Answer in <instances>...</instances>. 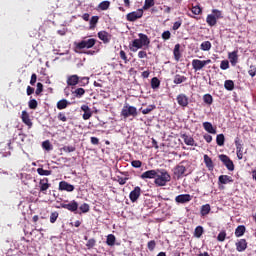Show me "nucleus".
<instances>
[{
  "instance_id": "58",
  "label": "nucleus",
  "mask_w": 256,
  "mask_h": 256,
  "mask_svg": "<svg viewBox=\"0 0 256 256\" xmlns=\"http://www.w3.org/2000/svg\"><path fill=\"white\" fill-rule=\"evenodd\" d=\"M41 93H43V84L41 82H38L35 94L41 95Z\"/></svg>"
},
{
  "instance_id": "36",
  "label": "nucleus",
  "mask_w": 256,
  "mask_h": 256,
  "mask_svg": "<svg viewBox=\"0 0 256 256\" xmlns=\"http://www.w3.org/2000/svg\"><path fill=\"white\" fill-rule=\"evenodd\" d=\"M109 7H111V2L110 1H102L99 5L98 8L101 11H107V9H109Z\"/></svg>"
},
{
  "instance_id": "53",
  "label": "nucleus",
  "mask_w": 256,
  "mask_h": 256,
  "mask_svg": "<svg viewBox=\"0 0 256 256\" xmlns=\"http://www.w3.org/2000/svg\"><path fill=\"white\" fill-rule=\"evenodd\" d=\"M147 247L149 251H155V247H157V242L155 240H151L147 243Z\"/></svg>"
},
{
  "instance_id": "17",
  "label": "nucleus",
  "mask_w": 256,
  "mask_h": 256,
  "mask_svg": "<svg viewBox=\"0 0 256 256\" xmlns=\"http://www.w3.org/2000/svg\"><path fill=\"white\" fill-rule=\"evenodd\" d=\"M81 111H84L83 119L84 121H88V119H91L93 117V111H91V108L87 104H83L81 106Z\"/></svg>"
},
{
  "instance_id": "48",
  "label": "nucleus",
  "mask_w": 256,
  "mask_h": 256,
  "mask_svg": "<svg viewBox=\"0 0 256 256\" xmlns=\"http://www.w3.org/2000/svg\"><path fill=\"white\" fill-rule=\"evenodd\" d=\"M226 238H227V232L223 230L218 234L217 241H220V243H223V241H225Z\"/></svg>"
},
{
  "instance_id": "8",
  "label": "nucleus",
  "mask_w": 256,
  "mask_h": 256,
  "mask_svg": "<svg viewBox=\"0 0 256 256\" xmlns=\"http://www.w3.org/2000/svg\"><path fill=\"white\" fill-rule=\"evenodd\" d=\"M40 193L43 195H47V190L51 187V183H49V178H42L38 184Z\"/></svg>"
},
{
  "instance_id": "59",
  "label": "nucleus",
  "mask_w": 256,
  "mask_h": 256,
  "mask_svg": "<svg viewBox=\"0 0 256 256\" xmlns=\"http://www.w3.org/2000/svg\"><path fill=\"white\" fill-rule=\"evenodd\" d=\"M75 146H64L62 148V150L65 152V153H73L75 151Z\"/></svg>"
},
{
  "instance_id": "25",
  "label": "nucleus",
  "mask_w": 256,
  "mask_h": 256,
  "mask_svg": "<svg viewBox=\"0 0 256 256\" xmlns=\"http://www.w3.org/2000/svg\"><path fill=\"white\" fill-rule=\"evenodd\" d=\"M209 213H211V205L209 204L202 205L200 208L201 217H207Z\"/></svg>"
},
{
  "instance_id": "60",
  "label": "nucleus",
  "mask_w": 256,
  "mask_h": 256,
  "mask_svg": "<svg viewBox=\"0 0 256 256\" xmlns=\"http://www.w3.org/2000/svg\"><path fill=\"white\" fill-rule=\"evenodd\" d=\"M58 120L62 121L63 123L67 122V116L65 115V112L58 113Z\"/></svg>"
},
{
  "instance_id": "15",
  "label": "nucleus",
  "mask_w": 256,
  "mask_h": 256,
  "mask_svg": "<svg viewBox=\"0 0 256 256\" xmlns=\"http://www.w3.org/2000/svg\"><path fill=\"white\" fill-rule=\"evenodd\" d=\"M21 119H22V122L24 123V125H27V127L29 129H31V127H33V122L31 121L28 111H25V110L22 111Z\"/></svg>"
},
{
  "instance_id": "6",
  "label": "nucleus",
  "mask_w": 256,
  "mask_h": 256,
  "mask_svg": "<svg viewBox=\"0 0 256 256\" xmlns=\"http://www.w3.org/2000/svg\"><path fill=\"white\" fill-rule=\"evenodd\" d=\"M219 159L221 162H223V165L228 169V171H235V164H233V161L229 156L225 154L219 155Z\"/></svg>"
},
{
  "instance_id": "2",
  "label": "nucleus",
  "mask_w": 256,
  "mask_h": 256,
  "mask_svg": "<svg viewBox=\"0 0 256 256\" xmlns=\"http://www.w3.org/2000/svg\"><path fill=\"white\" fill-rule=\"evenodd\" d=\"M137 39H134L130 44H129V49L133 53H137L139 49H143V47H149L151 44V40L149 39V36L147 34L139 33Z\"/></svg>"
},
{
  "instance_id": "1",
  "label": "nucleus",
  "mask_w": 256,
  "mask_h": 256,
  "mask_svg": "<svg viewBox=\"0 0 256 256\" xmlns=\"http://www.w3.org/2000/svg\"><path fill=\"white\" fill-rule=\"evenodd\" d=\"M141 179H155L156 187H165L171 181V175L167 170H148L141 174Z\"/></svg>"
},
{
  "instance_id": "27",
  "label": "nucleus",
  "mask_w": 256,
  "mask_h": 256,
  "mask_svg": "<svg viewBox=\"0 0 256 256\" xmlns=\"http://www.w3.org/2000/svg\"><path fill=\"white\" fill-rule=\"evenodd\" d=\"M206 23L210 26V27H215L217 25V17H215V15L213 14H209L206 17Z\"/></svg>"
},
{
  "instance_id": "54",
  "label": "nucleus",
  "mask_w": 256,
  "mask_h": 256,
  "mask_svg": "<svg viewBox=\"0 0 256 256\" xmlns=\"http://www.w3.org/2000/svg\"><path fill=\"white\" fill-rule=\"evenodd\" d=\"M39 104L37 103V100L35 99H31L29 102H28V107L29 109H37V106Z\"/></svg>"
},
{
  "instance_id": "16",
  "label": "nucleus",
  "mask_w": 256,
  "mask_h": 256,
  "mask_svg": "<svg viewBox=\"0 0 256 256\" xmlns=\"http://www.w3.org/2000/svg\"><path fill=\"white\" fill-rule=\"evenodd\" d=\"M238 53H239V51H237V50L228 53V59H229L232 67H235V65H237V63H239Z\"/></svg>"
},
{
  "instance_id": "49",
  "label": "nucleus",
  "mask_w": 256,
  "mask_h": 256,
  "mask_svg": "<svg viewBox=\"0 0 256 256\" xmlns=\"http://www.w3.org/2000/svg\"><path fill=\"white\" fill-rule=\"evenodd\" d=\"M42 148L45 149V151H51V149H53L49 140H46L42 143Z\"/></svg>"
},
{
  "instance_id": "63",
  "label": "nucleus",
  "mask_w": 256,
  "mask_h": 256,
  "mask_svg": "<svg viewBox=\"0 0 256 256\" xmlns=\"http://www.w3.org/2000/svg\"><path fill=\"white\" fill-rule=\"evenodd\" d=\"M181 25H183V22L181 20L174 22L172 29L173 31H177V29H179V27H181Z\"/></svg>"
},
{
  "instance_id": "50",
  "label": "nucleus",
  "mask_w": 256,
  "mask_h": 256,
  "mask_svg": "<svg viewBox=\"0 0 256 256\" xmlns=\"http://www.w3.org/2000/svg\"><path fill=\"white\" fill-rule=\"evenodd\" d=\"M59 219V212L55 211L50 214V223H55Z\"/></svg>"
},
{
  "instance_id": "64",
  "label": "nucleus",
  "mask_w": 256,
  "mask_h": 256,
  "mask_svg": "<svg viewBox=\"0 0 256 256\" xmlns=\"http://www.w3.org/2000/svg\"><path fill=\"white\" fill-rule=\"evenodd\" d=\"M37 83V74H32L30 79V85H35Z\"/></svg>"
},
{
  "instance_id": "51",
  "label": "nucleus",
  "mask_w": 256,
  "mask_h": 256,
  "mask_svg": "<svg viewBox=\"0 0 256 256\" xmlns=\"http://www.w3.org/2000/svg\"><path fill=\"white\" fill-rule=\"evenodd\" d=\"M97 243V241L95 240V238H91L87 241L86 243V247L88 249H93L95 247V244Z\"/></svg>"
},
{
  "instance_id": "4",
  "label": "nucleus",
  "mask_w": 256,
  "mask_h": 256,
  "mask_svg": "<svg viewBox=\"0 0 256 256\" xmlns=\"http://www.w3.org/2000/svg\"><path fill=\"white\" fill-rule=\"evenodd\" d=\"M187 168L183 165V162L179 163L173 168V178L177 179H183V177H187Z\"/></svg>"
},
{
  "instance_id": "3",
  "label": "nucleus",
  "mask_w": 256,
  "mask_h": 256,
  "mask_svg": "<svg viewBox=\"0 0 256 256\" xmlns=\"http://www.w3.org/2000/svg\"><path fill=\"white\" fill-rule=\"evenodd\" d=\"M137 115V108L135 106H131L128 103L124 104L121 110V117L128 119V117H137Z\"/></svg>"
},
{
  "instance_id": "21",
  "label": "nucleus",
  "mask_w": 256,
  "mask_h": 256,
  "mask_svg": "<svg viewBox=\"0 0 256 256\" xmlns=\"http://www.w3.org/2000/svg\"><path fill=\"white\" fill-rule=\"evenodd\" d=\"M203 128L207 133H210L211 135H216L217 134V129L213 127V124L211 122H203Z\"/></svg>"
},
{
  "instance_id": "23",
  "label": "nucleus",
  "mask_w": 256,
  "mask_h": 256,
  "mask_svg": "<svg viewBox=\"0 0 256 256\" xmlns=\"http://www.w3.org/2000/svg\"><path fill=\"white\" fill-rule=\"evenodd\" d=\"M204 163L209 171H213V169H215V164H213V160L207 154L204 155Z\"/></svg>"
},
{
  "instance_id": "7",
  "label": "nucleus",
  "mask_w": 256,
  "mask_h": 256,
  "mask_svg": "<svg viewBox=\"0 0 256 256\" xmlns=\"http://www.w3.org/2000/svg\"><path fill=\"white\" fill-rule=\"evenodd\" d=\"M95 43H97V40L90 38L88 40H82L76 47L77 49H91V47H95Z\"/></svg>"
},
{
  "instance_id": "57",
  "label": "nucleus",
  "mask_w": 256,
  "mask_h": 256,
  "mask_svg": "<svg viewBox=\"0 0 256 256\" xmlns=\"http://www.w3.org/2000/svg\"><path fill=\"white\" fill-rule=\"evenodd\" d=\"M248 74L250 75V77H255V75H256V66L255 65H250Z\"/></svg>"
},
{
  "instance_id": "10",
  "label": "nucleus",
  "mask_w": 256,
  "mask_h": 256,
  "mask_svg": "<svg viewBox=\"0 0 256 256\" xmlns=\"http://www.w3.org/2000/svg\"><path fill=\"white\" fill-rule=\"evenodd\" d=\"M141 197V187L136 186L129 194V199L132 203H136V201Z\"/></svg>"
},
{
  "instance_id": "43",
  "label": "nucleus",
  "mask_w": 256,
  "mask_h": 256,
  "mask_svg": "<svg viewBox=\"0 0 256 256\" xmlns=\"http://www.w3.org/2000/svg\"><path fill=\"white\" fill-rule=\"evenodd\" d=\"M78 85H80V87H86V85H89V77H79Z\"/></svg>"
},
{
  "instance_id": "32",
  "label": "nucleus",
  "mask_w": 256,
  "mask_h": 256,
  "mask_svg": "<svg viewBox=\"0 0 256 256\" xmlns=\"http://www.w3.org/2000/svg\"><path fill=\"white\" fill-rule=\"evenodd\" d=\"M151 7H155V0H145L142 11H148Z\"/></svg>"
},
{
  "instance_id": "30",
  "label": "nucleus",
  "mask_w": 256,
  "mask_h": 256,
  "mask_svg": "<svg viewBox=\"0 0 256 256\" xmlns=\"http://www.w3.org/2000/svg\"><path fill=\"white\" fill-rule=\"evenodd\" d=\"M99 23V16H92L89 22V29L93 30L97 27V24Z\"/></svg>"
},
{
  "instance_id": "34",
  "label": "nucleus",
  "mask_w": 256,
  "mask_h": 256,
  "mask_svg": "<svg viewBox=\"0 0 256 256\" xmlns=\"http://www.w3.org/2000/svg\"><path fill=\"white\" fill-rule=\"evenodd\" d=\"M115 241H117V239L115 238V235L113 234H109L107 236V239H106V244L109 246V247H113L115 245Z\"/></svg>"
},
{
  "instance_id": "52",
  "label": "nucleus",
  "mask_w": 256,
  "mask_h": 256,
  "mask_svg": "<svg viewBox=\"0 0 256 256\" xmlns=\"http://www.w3.org/2000/svg\"><path fill=\"white\" fill-rule=\"evenodd\" d=\"M220 69H222V71H227V69H229V61L222 60L220 63Z\"/></svg>"
},
{
  "instance_id": "14",
  "label": "nucleus",
  "mask_w": 256,
  "mask_h": 256,
  "mask_svg": "<svg viewBox=\"0 0 256 256\" xmlns=\"http://www.w3.org/2000/svg\"><path fill=\"white\" fill-rule=\"evenodd\" d=\"M59 191H67L68 193H71L75 191V186L69 184L67 181H61L59 183Z\"/></svg>"
},
{
  "instance_id": "47",
  "label": "nucleus",
  "mask_w": 256,
  "mask_h": 256,
  "mask_svg": "<svg viewBox=\"0 0 256 256\" xmlns=\"http://www.w3.org/2000/svg\"><path fill=\"white\" fill-rule=\"evenodd\" d=\"M74 95H75V97H77L78 99L81 98L82 96L85 95V89H83V88H77V89L74 91Z\"/></svg>"
},
{
  "instance_id": "38",
  "label": "nucleus",
  "mask_w": 256,
  "mask_h": 256,
  "mask_svg": "<svg viewBox=\"0 0 256 256\" xmlns=\"http://www.w3.org/2000/svg\"><path fill=\"white\" fill-rule=\"evenodd\" d=\"M211 42L210 41H204L200 45L201 51H211Z\"/></svg>"
},
{
  "instance_id": "28",
  "label": "nucleus",
  "mask_w": 256,
  "mask_h": 256,
  "mask_svg": "<svg viewBox=\"0 0 256 256\" xmlns=\"http://www.w3.org/2000/svg\"><path fill=\"white\" fill-rule=\"evenodd\" d=\"M185 81H187V77L186 76H183V75H180V74H176L174 76L173 83L175 85H181V83H185Z\"/></svg>"
},
{
  "instance_id": "9",
  "label": "nucleus",
  "mask_w": 256,
  "mask_h": 256,
  "mask_svg": "<svg viewBox=\"0 0 256 256\" xmlns=\"http://www.w3.org/2000/svg\"><path fill=\"white\" fill-rule=\"evenodd\" d=\"M143 17V9H138L137 11L130 12L126 15L127 21L135 22L137 19Z\"/></svg>"
},
{
  "instance_id": "61",
  "label": "nucleus",
  "mask_w": 256,
  "mask_h": 256,
  "mask_svg": "<svg viewBox=\"0 0 256 256\" xmlns=\"http://www.w3.org/2000/svg\"><path fill=\"white\" fill-rule=\"evenodd\" d=\"M117 179H118L117 181H118L119 185H125V183H127V181H129L128 177L123 178L121 176H118Z\"/></svg>"
},
{
  "instance_id": "29",
  "label": "nucleus",
  "mask_w": 256,
  "mask_h": 256,
  "mask_svg": "<svg viewBox=\"0 0 256 256\" xmlns=\"http://www.w3.org/2000/svg\"><path fill=\"white\" fill-rule=\"evenodd\" d=\"M245 231H247V229L245 228V225H239L235 229V237H243L245 235Z\"/></svg>"
},
{
  "instance_id": "26",
  "label": "nucleus",
  "mask_w": 256,
  "mask_h": 256,
  "mask_svg": "<svg viewBox=\"0 0 256 256\" xmlns=\"http://www.w3.org/2000/svg\"><path fill=\"white\" fill-rule=\"evenodd\" d=\"M70 103L67 101V99H62L57 102L56 107L59 109V111H63V109H67L69 107Z\"/></svg>"
},
{
  "instance_id": "18",
  "label": "nucleus",
  "mask_w": 256,
  "mask_h": 256,
  "mask_svg": "<svg viewBox=\"0 0 256 256\" xmlns=\"http://www.w3.org/2000/svg\"><path fill=\"white\" fill-rule=\"evenodd\" d=\"M66 83L68 87H75V85H79V76L77 74L68 76Z\"/></svg>"
},
{
  "instance_id": "13",
  "label": "nucleus",
  "mask_w": 256,
  "mask_h": 256,
  "mask_svg": "<svg viewBox=\"0 0 256 256\" xmlns=\"http://www.w3.org/2000/svg\"><path fill=\"white\" fill-rule=\"evenodd\" d=\"M235 247L238 253H243V251H246L248 247L247 240L246 239L237 240V242L235 243Z\"/></svg>"
},
{
  "instance_id": "19",
  "label": "nucleus",
  "mask_w": 256,
  "mask_h": 256,
  "mask_svg": "<svg viewBox=\"0 0 256 256\" xmlns=\"http://www.w3.org/2000/svg\"><path fill=\"white\" fill-rule=\"evenodd\" d=\"M111 34H109V32L107 31H100L98 32V38L100 39V41H103V43L107 44L111 42Z\"/></svg>"
},
{
  "instance_id": "22",
  "label": "nucleus",
  "mask_w": 256,
  "mask_h": 256,
  "mask_svg": "<svg viewBox=\"0 0 256 256\" xmlns=\"http://www.w3.org/2000/svg\"><path fill=\"white\" fill-rule=\"evenodd\" d=\"M218 183L219 185H227V183H233V178L229 175H220Z\"/></svg>"
},
{
  "instance_id": "40",
  "label": "nucleus",
  "mask_w": 256,
  "mask_h": 256,
  "mask_svg": "<svg viewBox=\"0 0 256 256\" xmlns=\"http://www.w3.org/2000/svg\"><path fill=\"white\" fill-rule=\"evenodd\" d=\"M37 173L38 175L44 176V177H49L53 173L51 170H45L43 168H37Z\"/></svg>"
},
{
  "instance_id": "11",
  "label": "nucleus",
  "mask_w": 256,
  "mask_h": 256,
  "mask_svg": "<svg viewBox=\"0 0 256 256\" xmlns=\"http://www.w3.org/2000/svg\"><path fill=\"white\" fill-rule=\"evenodd\" d=\"M193 199V196L190 194H180L175 197V201L181 205H184L185 203H189Z\"/></svg>"
},
{
  "instance_id": "20",
  "label": "nucleus",
  "mask_w": 256,
  "mask_h": 256,
  "mask_svg": "<svg viewBox=\"0 0 256 256\" xmlns=\"http://www.w3.org/2000/svg\"><path fill=\"white\" fill-rule=\"evenodd\" d=\"M205 67V64L203 62V60H199V59H194L192 60V68L194 69V71H201L203 70Z\"/></svg>"
},
{
  "instance_id": "31",
  "label": "nucleus",
  "mask_w": 256,
  "mask_h": 256,
  "mask_svg": "<svg viewBox=\"0 0 256 256\" xmlns=\"http://www.w3.org/2000/svg\"><path fill=\"white\" fill-rule=\"evenodd\" d=\"M180 49H181V45L180 44H176L175 47H174V51H173V55H174L175 61H179V59H181Z\"/></svg>"
},
{
  "instance_id": "41",
  "label": "nucleus",
  "mask_w": 256,
  "mask_h": 256,
  "mask_svg": "<svg viewBox=\"0 0 256 256\" xmlns=\"http://www.w3.org/2000/svg\"><path fill=\"white\" fill-rule=\"evenodd\" d=\"M160 85H161V81L159 80V78L154 77L151 79L152 89H159Z\"/></svg>"
},
{
  "instance_id": "46",
  "label": "nucleus",
  "mask_w": 256,
  "mask_h": 256,
  "mask_svg": "<svg viewBox=\"0 0 256 256\" xmlns=\"http://www.w3.org/2000/svg\"><path fill=\"white\" fill-rule=\"evenodd\" d=\"M156 106L155 105H148L147 108L142 110V114L143 115H149V113H151V111H155Z\"/></svg>"
},
{
  "instance_id": "56",
  "label": "nucleus",
  "mask_w": 256,
  "mask_h": 256,
  "mask_svg": "<svg viewBox=\"0 0 256 256\" xmlns=\"http://www.w3.org/2000/svg\"><path fill=\"white\" fill-rule=\"evenodd\" d=\"M162 39H163L164 41H169V39H171V32H170L169 30L164 31V32L162 33Z\"/></svg>"
},
{
  "instance_id": "35",
  "label": "nucleus",
  "mask_w": 256,
  "mask_h": 256,
  "mask_svg": "<svg viewBox=\"0 0 256 256\" xmlns=\"http://www.w3.org/2000/svg\"><path fill=\"white\" fill-rule=\"evenodd\" d=\"M203 233V226H197L194 230V237H196L197 239H201Z\"/></svg>"
},
{
  "instance_id": "5",
  "label": "nucleus",
  "mask_w": 256,
  "mask_h": 256,
  "mask_svg": "<svg viewBox=\"0 0 256 256\" xmlns=\"http://www.w3.org/2000/svg\"><path fill=\"white\" fill-rule=\"evenodd\" d=\"M61 207L62 209H67V211H70L71 213H79L77 212L79 210V203L75 200H72L69 203H62Z\"/></svg>"
},
{
  "instance_id": "39",
  "label": "nucleus",
  "mask_w": 256,
  "mask_h": 256,
  "mask_svg": "<svg viewBox=\"0 0 256 256\" xmlns=\"http://www.w3.org/2000/svg\"><path fill=\"white\" fill-rule=\"evenodd\" d=\"M234 143L236 151H243V141L241 140L240 137H236Z\"/></svg>"
},
{
  "instance_id": "37",
  "label": "nucleus",
  "mask_w": 256,
  "mask_h": 256,
  "mask_svg": "<svg viewBox=\"0 0 256 256\" xmlns=\"http://www.w3.org/2000/svg\"><path fill=\"white\" fill-rule=\"evenodd\" d=\"M216 143L219 147H223L225 145V135L218 134L216 136Z\"/></svg>"
},
{
  "instance_id": "62",
  "label": "nucleus",
  "mask_w": 256,
  "mask_h": 256,
  "mask_svg": "<svg viewBox=\"0 0 256 256\" xmlns=\"http://www.w3.org/2000/svg\"><path fill=\"white\" fill-rule=\"evenodd\" d=\"M120 58L124 61V63H129V59H127V53L123 50L120 51Z\"/></svg>"
},
{
  "instance_id": "42",
  "label": "nucleus",
  "mask_w": 256,
  "mask_h": 256,
  "mask_svg": "<svg viewBox=\"0 0 256 256\" xmlns=\"http://www.w3.org/2000/svg\"><path fill=\"white\" fill-rule=\"evenodd\" d=\"M203 101L206 105H213V96L211 94H205L203 96Z\"/></svg>"
},
{
  "instance_id": "55",
  "label": "nucleus",
  "mask_w": 256,
  "mask_h": 256,
  "mask_svg": "<svg viewBox=\"0 0 256 256\" xmlns=\"http://www.w3.org/2000/svg\"><path fill=\"white\" fill-rule=\"evenodd\" d=\"M131 165L135 169H139L143 165V162H141V160H134V161L131 162Z\"/></svg>"
},
{
  "instance_id": "33",
  "label": "nucleus",
  "mask_w": 256,
  "mask_h": 256,
  "mask_svg": "<svg viewBox=\"0 0 256 256\" xmlns=\"http://www.w3.org/2000/svg\"><path fill=\"white\" fill-rule=\"evenodd\" d=\"M224 87L226 91H233V89H235V82H233V80H226Z\"/></svg>"
},
{
  "instance_id": "12",
  "label": "nucleus",
  "mask_w": 256,
  "mask_h": 256,
  "mask_svg": "<svg viewBox=\"0 0 256 256\" xmlns=\"http://www.w3.org/2000/svg\"><path fill=\"white\" fill-rule=\"evenodd\" d=\"M176 101L178 103V105H180V107H188L189 106V97L185 94H179L176 97Z\"/></svg>"
},
{
  "instance_id": "24",
  "label": "nucleus",
  "mask_w": 256,
  "mask_h": 256,
  "mask_svg": "<svg viewBox=\"0 0 256 256\" xmlns=\"http://www.w3.org/2000/svg\"><path fill=\"white\" fill-rule=\"evenodd\" d=\"M185 145H189L190 147H193L195 145V139L193 137L187 135V134H182L181 135Z\"/></svg>"
},
{
  "instance_id": "45",
  "label": "nucleus",
  "mask_w": 256,
  "mask_h": 256,
  "mask_svg": "<svg viewBox=\"0 0 256 256\" xmlns=\"http://www.w3.org/2000/svg\"><path fill=\"white\" fill-rule=\"evenodd\" d=\"M191 11L193 15H201V13H203V10L201 9L200 5L193 6Z\"/></svg>"
},
{
  "instance_id": "44",
  "label": "nucleus",
  "mask_w": 256,
  "mask_h": 256,
  "mask_svg": "<svg viewBox=\"0 0 256 256\" xmlns=\"http://www.w3.org/2000/svg\"><path fill=\"white\" fill-rule=\"evenodd\" d=\"M79 209H80V211H81V212H78L79 215H81V213H89V211H90V206H89V204H87V203H83V204L79 207Z\"/></svg>"
}]
</instances>
